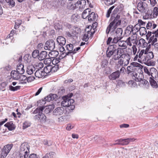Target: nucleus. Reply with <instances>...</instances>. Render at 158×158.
Wrapping results in <instances>:
<instances>
[{
	"instance_id": "f257e3e1",
	"label": "nucleus",
	"mask_w": 158,
	"mask_h": 158,
	"mask_svg": "<svg viewBox=\"0 0 158 158\" xmlns=\"http://www.w3.org/2000/svg\"><path fill=\"white\" fill-rule=\"evenodd\" d=\"M123 49L117 48L115 44L110 45L107 48L106 52L107 57L110 58L112 56V59L114 60L118 59V56Z\"/></svg>"
},
{
	"instance_id": "f03ea898",
	"label": "nucleus",
	"mask_w": 158,
	"mask_h": 158,
	"mask_svg": "<svg viewBox=\"0 0 158 158\" xmlns=\"http://www.w3.org/2000/svg\"><path fill=\"white\" fill-rule=\"evenodd\" d=\"M111 19L113 20L110 23L106 30H115L121 23L119 15L116 14H112L111 15Z\"/></svg>"
},
{
	"instance_id": "7ed1b4c3",
	"label": "nucleus",
	"mask_w": 158,
	"mask_h": 158,
	"mask_svg": "<svg viewBox=\"0 0 158 158\" xmlns=\"http://www.w3.org/2000/svg\"><path fill=\"white\" fill-rule=\"evenodd\" d=\"M74 102L73 99L68 98V96H64L61 104L64 107H67L68 109L73 110L75 108V106L73 105Z\"/></svg>"
},
{
	"instance_id": "20e7f679",
	"label": "nucleus",
	"mask_w": 158,
	"mask_h": 158,
	"mask_svg": "<svg viewBox=\"0 0 158 158\" xmlns=\"http://www.w3.org/2000/svg\"><path fill=\"white\" fill-rule=\"evenodd\" d=\"M131 64V65L128 66L127 68V72L128 74L134 73L135 72V70H136L137 69H141L143 68L142 65L137 62H133Z\"/></svg>"
},
{
	"instance_id": "39448f33",
	"label": "nucleus",
	"mask_w": 158,
	"mask_h": 158,
	"mask_svg": "<svg viewBox=\"0 0 158 158\" xmlns=\"http://www.w3.org/2000/svg\"><path fill=\"white\" fill-rule=\"evenodd\" d=\"M134 30H131L130 32H132L133 34V32ZM126 42L127 45L131 47L133 45H136L137 44L138 41L137 40V34L135 33H134L133 35L131 36L128 37L126 40Z\"/></svg>"
},
{
	"instance_id": "423d86ee",
	"label": "nucleus",
	"mask_w": 158,
	"mask_h": 158,
	"mask_svg": "<svg viewBox=\"0 0 158 158\" xmlns=\"http://www.w3.org/2000/svg\"><path fill=\"white\" fill-rule=\"evenodd\" d=\"M144 60H143L142 63H143L148 66L152 65L153 62L151 59L154 57V55L152 52H150L149 53L144 54Z\"/></svg>"
},
{
	"instance_id": "0eeeda50",
	"label": "nucleus",
	"mask_w": 158,
	"mask_h": 158,
	"mask_svg": "<svg viewBox=\"0 0 158 158\" xmlns=\"http://www.w3.org/2000/svg\"><path fill=\"white\" fill-rule=\"evenodd\" d=\"M66 49L69 51L67 52H64L61 54L62 57H64L67 55L71 54V53L74 54L76 53V48H74V46L72 44L67 45Z\"/></svg>"
},
{
	"instance_id": "6e6552de",
	"label": "nucleus",
	"mask_w": 158,
	"mask_h": 158,
	"mask_svg": "<svg viewBox=\"0 0 158 158\" xmlns=\"http://www.w3.org/2000/svg\"><path fill=\"white\" fill-rule=\"evenodd\" d=\"M57 97V96L56 94H51L48 95L47 97L44 98V99L40 100L38 102V105H42V104H45V101L49 102L51 101H52Z\"/></svg>"
},
{
	"instance_id": "1a4fd4ad",
	"label": "nucleus",
	"mask_w": 158,
	"mask_h": 158,
	"mask_svg": "<svg viewBox=\"0 0 158 158\" xmlns=\"http://www.w3.org/2000/svg\"><path fill=\"white\" fill-rule=\"evenodd\" d=\"M136 139L134 138H128L127 139H120L115 141L116 143L114 144L121 145H127L131 142L134 141Z\"/></svg>"
},
{
	"instance_id": "9d476101",
	"label": "nucleus",
	"mask_w": 158,
	"mask_h": 158,
	"mask_svg": "<svg viewBox=\"0 0 158 158\" xmlns=\"http://www.w3.org/2000/svg\"><path fill=\"white\" fill-rule=\"evenodd\" d=\"M55 47V43L52 40H48L45 43L44 48L45 50L52 51Z\"/></svg>"
},
{
	"instance_id": "9b49d317",
	"label": "nucleus",
	"mask_w": 158,
	"mask_h": 158,
	"mask_svg": "<svg viewBox=\"0 0 158 158\" xmlns=\"http://www.w3.org/2000/svg\"><path fill=\"white\" fill-rule=\"evenodd\" d=\"M34 119L35 121L40 122L41 123H44L47 121L46 116L43 113L38 114L35 115Z\"/></svg>"
},
{
	"instance_id": "f8f14e48",
	"label": "nucleus",
	"mask_w": 158,
	"mask_h": 158,
	"mask_svg": "<svg viewBox=\"0 0 158 158\" xmlns=\"http://www.w3.org/2000/svg\"><path fill=\"white\" fill-rule=\"evenodd\" d=\"M118 59L120 58L124 60L128 64L129 63V61L131 59V56L128 53H125V51L124 49L122 51V53L119 54L118 56Z\"/></svg>"
},
{
	"instance_id": "ddd939ff",
	"label": "nucleus",
	"mask_w": 158,
	"mask_h": 158,
	"mask_svg": "<svg viewBox=\"0 0 158 158\" xmlns=\"http://www.w3.org/2000/svg\"><path fill=\"white\" fill-rule=\"evenodd\" d=\"M144 49H142L140 52L138 51L137 54L135 56L134 58V60H138V61L140 63H142V61L144 60Z\"/></svg>"
},
{
	"instance_id": "4468645a",
	"label": "nucleus",
	"mask_w": 158,
	"mask_h": 158,
	"mask_svg": "<svg viewBox=\"0 0 158 158\" xmlns=\"http://www.w3.org/2000/svg\"><path fill=\"white\" fill-rule=\"evenodd\" d=\"M13 147V144H7L5 145L3 148L2 151V156L3 157H6Z\"/></svg>"
},
{
	"instance_id": "2eb2a0df",
	"label": "nucleus",
	"mask_w": 158,
	"mask_h": 158,
	"mask_svg": "<svg viewBox=\"0 0 158 158\" xmlns=\"http://www.w3.org/2000/svg\"><path fill=\"white\" fill-rule=\"evenodd\" d=\"M158 37V30H156L155 32L152 33V35L150 37L148 43H151V44L153 45L155 42L157 41L156 37Z\"/></svg>"
},
{
	"instance_id": "dca6fc26",
	"label": "nucleus",
	"mask_w": 158,
	"mask_h": 158,
	"mask_svg": "<svg viewBox=\"0 0 158 158\" xmlns=\"http://www.w3.org/2000/svg\"><path fill=\"white\" fill-rule=\"evenodd\" d=\"M19 152L29 153V146L27 143H23L20 147Z\"/></svg>"
},
{
	"instance_id": "f3484780",
	"label": "nucleus",
	"mask_w": 158,
	"mask_h": 158,
	"mask_svg": "<svg viewBox=\"0 0 158 158\" xmlns=\"http://www.w3.org/2000/svg\"><path fill=\"white\" fill-rule=\"evenodd\" d=\"M64 111V109L63 108L60 107L57 108L53 111V115L59 116L63 114Z\"/></svg>"
},
{
	"instance_id": "a211bd4d",
	"label": "nucleus",
	"mask_w": 158,
	"mask_h": 158,
	"mask_svg": "<svg viewBox=\"0 0 158 158\" xmlns=\"http://www.w3.org/2000/svg\"><path fill=\"white\" fill-rule=\"evenodd\" d=\"M77 8H79L80 10H81L85 7L86 2L85 0H81L77 2Z\"/></svg>"
},
{
	"instance_id": "6ab92c4d",
	"label": "nucleus",
	"mask_w": 158,
	"mask_h": 158,
	"mask_svg": "<svg viewBox=\"0 0 158 158\" xmlns=\"http://www.w3.org/2000/svg\"><path fill=\"white\" fill-rule=\"evenodd\" d=\"M119 71L117 70L110 74L108 76V77L110 80L113 81L119 78Z\"/></svg>"
},
{
	"instance_id": "aec40b11",
	"label": "nucleus",
	"mask_w": 158,
	"mask_h": 158,
	"mask_svg": "<svg viewBox=\"0 0 158 158\" xmlns=\"http://www.w3.org/2000/svg\"><path fill=\"white\" fill-rule=\"evenodd\" d=\"M139 23L136 24L134 27V30H140L141 28H143L144 30H146V28L144 27H141L142 26H144L146 23L143 22L141 20L139 19L138 20Z\"/></svg>"
},
{
	"instance_id": "412c9836",
	"label": "nucleus",
	"mask_w": 158,
	"mask_h": 158,
	"mask_svg": "<svg viewBox=\"0 0 158 158\" xmlns=\"http://www.w3.org/2000/svg\"><path fill=\"white\" fill-rule=\"evenodd\" d=\"M132 74L133 79L136 81H140L143 77V76L141 73H137L136 72H134L132 73Z\"/></svg>"
},
{
	"instance_id": "4be33fe9",
	"label": "nucleus",
	"mask_w": 158,
	"mask_h": 158,
	"mask_svg": "<svg viewBox=\"0 0 158 158\" xmlns=\"http://www.w3.org/2000/svg\"><path fill=\"white\" fill-rule=\"evenodd\" d=\"M57 42L60 46L64 45L66 42L65 39L62 36H58L56 39Z\"/></svg>"
},
{
	"instance_id": "5701e85b",
	"label": "nucleus",
	"mask_w": 158,
	"mask_h": 158,
	"mask_svg": "<svg viewBox=\"0 0 158 158\" xmlns=\"http://www.w3.org/2000/svg\"><path fill=\"white\" fill-rule=\"evenodd\" d=\"M66 35L69 37H71L74 39V37H76L78 35V33L76 30H69L66 32Z\"/></svg>"
},
{
	"instance_id": "b1692460",
	"label": "nucleus",
	"mask_w": 158,
	"mask_h": 158,
	"mask_svg": "<svg viewBox=\"0 0 158 158\" xmlns=\"http://www.w3.org/2000/svg\"><path fill=\"white\" fill-rule=\"evenodd\" d=\"M35 79L34 77H29L27 78V77L24 75H20V77H19V80L21 81H24L26 80L27 81H33Z\"/></svg>"
},
{
	"instance_id": "393cba45",
	"label": "nucleus",
	"mask_w": 158,
	"mask_h": 158,
	"mask_svg": "<svg viewBox=\"0 0 158 158\" xmlns=\"http://www.w3.org/2000/svg\"><path fill=\"white\" fill-rule=\"evenodd\" d=\"M98 17L97 15H95L93 12H90L88 17V19L89 21L91 22L95 21L96 20Z\"/></svg>"
},
{
	"instance_id": "a878e982",
	"label": "nucleus",
	"mask_w": 158,
	"mask_h": 158,
	"mask_svg": "<svg viewBox=\"0 0 158 158\" xmlns=\"http://www.w3.org/2000/svg\"><path fill=\"white\" fill-rule=\"evenodd\" d=\"M143 4V3L142 2H140L138 4L137 9L141 13L145 12V9Z\"/></svg>"
},
{
	"instance_id": "bb28decb",
	"label": "nucleus",
	"mask_w": 158,
	"mask_h": 158,
	"mask_svg": "<svg viewBox=\"0 0 158 158\" xmlns=\"http://www.w3.org/2000/svg\"><path fill=\"white\" fill-rule=\"evenodd\" d=\"M36 69L35 67L33 65L28 66L27 69V73L29 75L32 74Z\"/></svg>"
},
{
	"instance_id": "cd10ccee",
	"label": "nucleus",
	"mask_w": 158,
	"mask_h": 158,
	"mask_svg": "<svg viewBox=\"0 0 158 158\" xmlns=\"http://www.w3.org/2000/svg\"><path fill=\"white\" fill-rule=\"evenodd\" d=\"M47 56V53L45 51H42L39 53L38 59L42 60L45 59Z\"/></svg>"
},
{
	"instance_id": "c85d7f7f",
	"label": "nucleus",
	"mask_w": 158,
	"mask_h": 158,
	"mask_svg": "<svg viewBox=\"0 0 158 158\" xmlns=\"http://www.w3.org/2000/svg\"><path fill=\"white\" fill-rule=\"evenodd\" d=\"M94 139L100 144H103L105 142L104 139L101 136H96L94 137Z\"/></svg>"
},
{
	"instance_id": "c756f323",
	"label": "nucleus",
	"mask_w": 158,
	"mask_h": 158,
	"mask_svg": "<svg viewBox=\"0 0 158 158\" xmlns=\"http://www.w3.org/2000/svg\"><path fill=\"white\" fill-rule=\"evenodd\" d=\"M17 71H12L11 73L12 77L15 80H18L20 75Z\"/></svg>"
},
{
	"instance_id": "7c9ffc66",
	"label": "nucleus",
	"mask_w": 158,
	"mask_h": 158,
	"mask_svg": "<svg viewBox=\"0 0 158 158\" xmlns=\"http://www.w3.org/2000/svg\"><path fill=\"white\" fill-rule=\"evenodd\" d=\"M16 71L20 74H23L25 72L24 66L23 64H19L17 66Z\"/></svg>"
},
{
	"instance_id": "2f4dec72",
	"label": "nucleus",
	"mask_w": 158,
	"mask_h": 158,
	"mask_svg": "<svg viewBox=\"0 0 158 158\" xmlns=\"http://www.w3.org/2000/svg\"><path fill=\"white\" fill-rule=\"evenodd\" d=\"M154 69V68H152L150 69V70H149L146 67H144L143 68V70L145 73L147 74L148 76H149V77L152 78V77H153V76L152 75L153 74L151 72V71L152 70H153Z\"/></svg>"
},
{
	"instance_id": "473e14b6",
	"label": "nucleus",
	"mask_w": 158,
	"mask_h": 158,
	"mask_svg": "<svg viewBox=\"0 0 158 158\" xmlns=\"http://www.w3.org/2000/svg\"><path fill=\"white\" fill-rule=\"evenodd\" d=\"M139 85H142L143 87L145 88L148 89L149 86V84L148 82L145 79H141V80L139 81Z\"/></svg>"
},
{
	"instance_id": "72a5a7b5",
	"label": "nucleus",
	"mask_w": 158,
	"mask_h": 158,
	"mask_svg": "<svg viewBox=\"0 0 158 158\" xmlns=\"http://www.w3.org/2000/svg\"><path fill=\"white\" fill-rule=\"evenodd\" d=\"M71 1L69 0L67 8L68 9L74 10L77 8V3L73 4Z\"/></svg>"
},
{
	"instance_id": "f704fd0d",
	"label": "nucleus",
	"mask_w": 158,
	"mask_h": 158,
	"mask_svg": "<svg viewBox=\"0 0 158 158\" xmlns=\"http://www.w3.org/2000/svg\"><path fill=\"white\" fill-rule=\"evenodd\" d=\"M148 43L143 38L140 39L139 41L138 45L143 48L146 47L148 46Z\"/></svg>"
},
{
	"instance_id": "c9c22d12",
	"label": "nucleus",
	"mask_w": 158,
	"mask_h": 158,
	"mask_svg": "<svg viewBox=\"0 0 158 158\" xmlns=\"http://www.w3.org/2000/svg\"><path fill=\"white\" fill-rule=\"evenodd\" d=\"M91 12L90 9L87 8L82 13V17L84 19L88 18L90 13Z\"/></svg>"
},
{
	"instance_id": "e433bc0d",
	"label": "nucleus",
	"mask_w": 158,
	"mask_h": 158,
	"mask_svg": "<svg viewBox=\"0 0 158 158\" xmlns=\"http://www.w3.org/2000/svg\"><path fill=\"white\" fill-rule=\"evenodd\" d=\"M52 65L50 64H48L44 67V72L47 74L51 72L52 73Z\"/></svg>"
},
{
	"instance_id": "4c0bfd02",
	"label": "nucleus",
	"mask_w": 158,
	"mask_h": 158,
	"mask_svg": "<svg viewBox=\"0 0 158 158\" xmlns=\"http://www.w3.org/2000/svg\"><path fill=\"white\" fill-rule=\"evenodd\" d=\"M4 126L7 127L9 130L12 131L15 128L14 124L12 121L7 123L5 124Z\"/></svg>"
},
{
	"instance_id": "58836bf2",
	"label": "nucleus",
	"mask_w": 158,
	"mask_h": 158,
	"mask_svg": "<svg viewBox=\"0 0 158 158\" xmlns=\"http://www.w3.org/2000/svg\"><path fill=\"white\" fill-rule=\"evenodd\" d=\"M44 73L42 70H37L35 73L36 77L41 78L44 75Z\"/></svg>"
},
{
	"instance_id": "ea45409f",
	"label": "nucleus",
	"mask_w": 158,
	"mask_h": 158,
	"mask_svg": "<svg viewBox=\"0 0 158 158\" xmlns=\"http://www.w3.org/2000/svg\"><path fill=\"white\" fill-rule=\"evenodd\" d=\"M154 77L149 78V81L151 85L153 87L156 88L157 87V84L156 81L153 79Z\"/></svg>"
},
{
	"instance_id": "a19ab883",
	"label": "nucleus",
	"mask_w": 158,
	"mask_h": 158,
	"mask_svg": "<svg viewBox=\"0 0 158 158\" xmlns=\"http://www.w3.org/2000/svg\"><path fill=\"white\" fill-rule=\"evenodd\" d=\"M44 106L43 105L42 106H40L39 107L37 108L33 112V114H40L42 113V111L44 109Z\"/></svg>"
},
{
	"instance_id": "79ce46f5",
	"label": "nucleus",
	"mask_w": 158,
	"mask_h": 158,
	"mask_svg": "<svg viewBox=\"0 0 158 158\" xmlns=\"http://www.w3.org/2000/svg\"><path fill=\"white\" fill-rule=\"evenodd\" d=\"M118 45L119 46L122 47H123L124 48H127V43L126 41H123L120 40L118 43Z\"/></svg>"
},
{
	"instance_id": "37998d69",
	"label": "nucleus",
	"mask_w": 158,
	"mask_h": 158,
	"mask_svg": "<svg viewBox=\"0 0 158 158\" xmlns=\"http://www.w3.org/2000/svg\"><path fill=\"white\" fill-rule=\"evenodd\" d=\"M79 19V16L77 14H73L71 17L72 21L74 23L77 22Z\"/></svg>"
},
{
	"instance_id": "c03bdc74",
	"label": "nucleus",
	"mask_w": 158,
	"mask_h": 158,
	"mask_svg": "<svg viewBox=\"0 0 158 158\" xmlns=\"http://www.w3.org/2000/svg\"><path fill=\"white\" fill-rule=\"evenodd\" d=\"M39 55V52L38 50H34L32 53V57L34 58H37L38 59Z\"/></svg>"
},
{
	"instance_id": "a18cd8bd",
	"label": "nucleus",
	"mask_w": 158,
	"mask_h": 158,
	"mask_svg": "<svg viewBox=\"0 0 158 158\" xmlns=\"http://www.w3.org/2000/svg\"><path fill=\"white\" fill-rule=\"evenodd\" d=\"M29 153H26L19 152V155L20 158H27Z\"/></svg>"
},
{
	"instance_id": "49530a36",
	"label": "nucleus",
	"mask_w": 158,
	"mask_h": 158,
	"mask_svg": "<svg viewBox=\"0 0 158 158\" xmlns=\"http://www.w3.org/2000/svg\"><path fill=\"white\" fill-rule=\"evenodd\" d=\"M129 86L132 88L136 87H137L136 83L134 81L131 80L130 81L128 82Z\"/></svg>"
},
{
	"instance_id": "de8ad7c7",
	"label": "nucleus",
	"mask_w": 158,
	"mask_h": 158,
	"mask_svg": "<svg viewBox=\"0 0 158 158\" xmlns=\"http://www.w3.org/2000/svg\"><path fill=\"white\" fill-rule=\"evenodd\" d=\"M118 64H120L122 67L127 66L128 64L122 59H120L118 61Z\"/></svg>"
},
{
	"instance_id": "09e8293b",
	"label": "nucleus",
	"mask_w": 158,
	"mask_h": 158,
	"mask_svg": "<svg viewBox=\"0 0 158 158\" xmlns=\"http://www.w3.org/2000/svg\"><path fill=\"white\" fill-rule=\"evenodd\" d=\"M116 0H105L104 2L105 4L107 6H109L114 3Z\"/></svg>"
},
{
	"instance_id": "8fccbe9b",
	"label": "nucleus",
	"mask_w": 158,
	"mask_h": 158,
	"mask_svg": "<svg viewBox=\"0 0 158 158\" xmlns=\"http://www.w3.org/2000/svg\"><path fill=\"white\" fill-rule=\"evenodd\" d=\"M49 54L52 56L51 57L53 58L56 57L58 55L59 52L57 51H51Z\"/></svg>"
},
{
	"instance_id": "3c124183",
	"label": "nucleus",
	"mask_w": 158,
	"mask_h": 158,
	"mask_svg": "<svg viewBox=\"0 0 158 158\" xmlns=\"http://www.w3.org/2000/svg\"><path fill=\"white\" fill-rule=\"evenodd\" d=\"M20 86H17L15 87H14L12 85L9 86V89L12 91H15L20 89Z\"/></svg>"
},
{
	"instance_id": "603ef678",
	"label": "nucleus",
	"mask_w": 158,
	"mask_h": 158,
	"mask_svg": "<svg viewBox=\"0 0 158 158\" xmlns=\"http://www.w3.org/2000/svg\"><path fill=\"white\" fill-rule=\"evenodd\" d=\"M22 21L20 19L17 20L15 22V29H18L19 26L22 23Z\"/></svg>"
},
{
	"instance_id": "864d4df0",
	"label": "nucleus",
	"mask_w": 158,
	"mask_h": 158,
	"mask_svg": "<svg viewBox=\"0 0 158 158\" xmlns=\"http://www.w3.org/2000/svg\"><path fill=\"white\" fill-rule=\"evenodd\" d=\"M64 26L66 27V29H71L72 30H74L75 29L77 28V27H75V26L73 27L71 25H70L68 23H64Z\"/></svg>"
},
{
	"instance_id": "5fc2aeb1",
	"label": "nucleus",
	"mask_w": 158,
	"mask_h": 158,
	"mask_svg": "<svg viewBox=\"0 0 158 158\" xmlns=\"http://www.w3.org/2000/svg\"><path fill=\"white\" fill-rule=\"evenodd\" d=\"M122 38V37H118L117 36L115 37L113 40L112 43L114 44H116L117 43H118V41H119L120 40H121Z\"/></svg>"
},
{
	"instance_id": "6e6d98bb",
	"label": "nucleus",
	"mask_w": 158,
	"mask_h": 158,
	"mask_svg": "<svg viewBox=\"0 0 158 158\" xmlns=\"http://www.w3.org/2000/svg\"><path fill=\"white\" fill-rule=\"evenodd\" d=\"M69 2V0H61L60 5L62 6H66Z\"/></svg>"
},
{
	"instance_id": "4d7b16f0",
	"label": "nucleus",
	"mask_w": 158,
	"mask_h": 158,
	"mask_svg": "<svg viewBox=\"0 0 158 158\" xmlns=\"http://www.w3.org/2000/svg\"><path fill=\"white\" fill-rule=\"evenodd\" d=\"M6 1L9 6L12 7H14L15 6V3L13 0H6Z\"/></svg>"
},
{
	"instance_id": "13d9d810",
	"label": "nucleus",
	"mask_w": 158,
	"mask_h": 158,
	"mask_svg": "<svg viewBox=\"0 0 158 158\" xmlns=\"http://www.w3.org/2000/svg\"><path fill=\"white\" fill-rule=\"evenodd\" d=\"M43 67V64L42 62H40L35 66V68L37 70H41V69Z\"/></svg>"
},
{
	"instance_id": "bf43d9fd",
	"label": "nucleus",
	"mask_w": 158,
	"mask_h": 158,
	"mask_svg": "<svg viewBox=\"0 0 158 158\" xmlns=\"http://www.w3.org/2000/svg\"><path fill=\"white\" fill-rule=\"evenodd\" d=\"M60 59L58 58L54 59L52 61V63L53 65H56L58 64L60 61Z\"/></svg>"
},
{
	"instance_id": "052dcab7",
	"label": "nucleus",
	"mask_w": 158,
	"mask_h": 158,
	"mask_svg": "<svg viewBox=\"0 0 158 158\" xmlns=\"http://www.w3.org/2000/svg\"><path fill=\"white\" fill-rule=\"evenodd\" d=\"M31 125V123L29 122L26 121H25L23 123V129H25L29 127Z\"/></svg>"
},
{
	"instance_id": "680f3d73",
	"label": "nucleus",
	"mask_w": 158,
	"mask_h": 158,
	"mask_svg": "<svg viewBox=\"0 0 158 158\" xmlns=\"http://www.w3.org/2000/svg\"><path fill=\"white\" fill-rule=\"evenodd\" d=\"M114 7V6H113L112 7H110L108 10L107 13L106 15V17L107 18H108L110 17V14L112 10Z\"/></svg>"
},
{
	"instance_id": "e2e57ef3",
	"label": "nucleus",
	"mask_w": 158,
	"mask_h": 158,
	"mask_svg": "<svg viewBox=\"0 0 158 158\" xmlns=\"http://www.w3.org/2000/svg\"><path fill=\"white\" fill-rule=\"evenodd\" d=\"M118 84L121 87H124L125 86L127 83L124 82L122 80H119L118 81Z\"/></svg>"
},
{
	"instance_id": "0e129e2a",
	"label": "nucleus",
	"mask_w": 158,
	"mask_h": 158,
	"mask_svg": "<svg viewBox=\"0 0 158 158\" xmlns=\"http://www.w3.org/2000/svg\"><path fill=\"white\" fill-rule=\"evenodd\" d=\"M44 63L46 65L48 64H50L51 63V60L50 58H46L44 59Z\"/></svg>"
},
{
	"instance_id": "69168bd1",
	"label": "nucleus",
	"mask_w": 158,
	"mask_h": 158,
	"mask_svg": "<svg viewBox=\"0 0 158 158\" xmlns=\"http://www.w3.org/2000/svg\"><path fill=\"white\" fill-rule=\"evenodd\" d=\"M89 39V35H88L86 33H85L84 35V36L83 37L82 40L83 41H85V42H87L88 41Z\"/></svg>"
},
{
	"instance_id": "338daca9",
	"label": "nucleus",
	"mask_w": 158,
	"mask_h": 158,
	"mask_svg": "<svg viewBox=\"0 0 158 158\" xmlns=\"http://www.w3.org/2000/svg\"><path fill=\"white\" fill-rule=\"evenodd\" d=\"M52 73L54 72L55 71H56L59 68L58 65H54L53 67H52Z\"/></svg>"
},
{
	"instance_id": "774afa93",
	"label": "nucleus",
	"mask_w": 158,
	"mask_h": 158,
	"mask_svg": "<svg viewBox=\"0 0 158 158\" xmlns=\"http://www.w3.org/2000/svg\"><path fill=\"white\" fill-rule=\"evenodd\" d=\"M154 15L157 16L158 15V8L155 7L153 10Z\"/></svg>"
}]
</instances>
